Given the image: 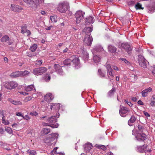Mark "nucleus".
<instances>
[{
  "instance_id": "obj_1",
  "label": "nucleus",
  "mask_w": 155,
  "mask_h": 155,
  "mask_svg": "<svg viewBox=\"0 0 155 155\" xmlns=\"http://www.w3.org/2000/svg\"><path fill=\"white\" fill-rule=\"evenodd\" d=\"M59 117V114L58 113L57 114L56 116H52L47 120V121L48 122L47 123H44V125H48L51 127L52 128H57L59 125L57 123L54 124L56 122V118H58Z\"/></svg>"
},
{
  "instance_id": "obj_2",
  "label": "nucleus",
  "mask_w": 155,
  "mask_h": 155,
  "mask_svg": "<svg viewBox=\"0 0 155 155\" xmlns=\"http://www.w3.org/2000/svg\"><path fill=\"white\" fill-rule=\"evenodd\" d=\"M58 135L57 133L51 134L49 135L48 137L44 140V142L47 143L49 146H51L55 142L56 139L58 137Z\"/></svg>"
},
{
  "instance_id": "obj_3",
  "label": "nucleus",
  "mask_w": 155,
  "mask_h": 155,
  "mask_svg": "<svg viewBox=\"0 0 155 155\" xmlns=\"http://www.w3.org/2000/svg\"><path fill=\"white\" fill-rule=\"evenodd\" d=\"M69 7L68 3L65 2H63L59 3L58 5L57 9V10L61 13H65Z\"/></svg>"
},
{
  "instance_id": "obj_4",
  "label": "nucleus",
  "mask_w": 155,
  "mask_h": 155,
  "mask_svg": "<svg viewBox=\"0 0 155 155\" xmlns=\"http://www.w3.org/2000/svg\"><path fill=\"white\" fill-rule=\"evenodd\" d=\"M47 70V68L44 67L35 68L33 69V74L36 75H41L46 72Z\"/></svg>"
},
{
  "instance_id": "obj_5",
  "label": "nucleus",
  "mask_w": 155,
  "mask_h": 155,
  "mask_svg": "<svg viewBox=\"0 0 155 155\" xmlns=\"http://www.w3.org/2000/svg\"><path fill=\"white\" fill-rule=\"evenodd\" d=\"M138 60L139 65L143 68L147 67V63L146 59L141 55L138 56Z\"/></svg>"
},
{
  "instance_id": "obj_6",
  "label": "nucleus",
  "mask_w": 155,
  "mask_h": 155,
  "mask_svg": "<svg viewBox=\"0 0 155 155\" xmlns=\"http://www.w3.org/2000/svg\"><path fill=\"white\" fill-rule=\"evenodd\" d=\"M84 13L82 11H77L75 14V16L76 18V22L77 23H79L81 20L84 18Z\"/></svg>"
},
{
  "instance_id": "obj_7",
  "label": "nucleus",
  "mask_w": 155,
  "mask_h": 155,
  "mask_svg": "<svg viewBox=\"0 0 155 155\" xmlns=\"http://www.w3.org/2000/svg\"><path fill=\"white\" fill-rule=\"evenodd\" d=\"M121 47L125 50L127 52L130 54L131 53L132 46L127 43H124L121 44Z\"/></svg>"
},
{
  "instance_id": "obj_8",
  "label": "nucleus",
  "mask_w": 155,
  "mask_h": 155,
  "mask_svg": "<svg viewBox=\"0 0 155 155\" xmlns=\"http://www.w3.org/2000/svg\"><path fill=\"white\" fill-rule=\"evenodd\" d=\"M5 87L8 89H11L17 87L18 84L15 82H6L4 84Z\"/></svg>"
},
{
  "instance_id": "obj_9",
  "label": "nucleus",
  "mask_w": 155,
  "mask_h": 155,
  "mask_svg": "<svg viewBox=\"0 0 155 155\" xmlns=\"http://www.w3.org/2000/svg\"><path fill=\"white\" fill-rule=\"evenodd\" d=\"M93 41L92 37H91L90 35L86 34L84 40V42L86 45L89 46L91 45Z\"/></svg>"
},
{
  "instance_id": "obj_10",
  "label": "nucleus",
  "mask_w": 155,
  "mask_h": 155,
  "mask_svg": "<svg viewBox=\"0 0 155 155\" xmlns=\"http://www.w3.org/2000/svg\"><path fill=\"white\" fill-rule=\"evenodd\" d=\"M29 6L31 7H36L37 6V4L38 0H23Z\"/></svg>"
},
{
  "instance_id": "obj_11",
  "label": "nucleus",
  "mask_w": 155,
  "mask_h": 155,
  "mask_svg": "<svg viewBox=\"0 0 155 155\" xmlns=\"http://www.w3.org/2000/svg\"><path fill=\"white\" fill-rule=\"evenodd\" d=\"M130 112L129 110L125 107H122L119 110V113L120 115L122 117H125L127 113Z\"/></svg>"
},
{
  "instance_id": "obj_12",
  "label": "nucleus",
  "mask_w": 155,
  "mask_h": 155,
  "mask_svg": "<svg viewBox=\"0 0 155 155\" xmlns=\"http://www.w3.org/2000/svg\"><path fill=\"white\" fill-rule=\"evenodd\" d=\"M137 139L139 141H144L146 139V135L145 134L138 133L136 137Z\"/></svg>"
},
{
  "instance_id": "obj_13",
  "label": "nucleus",
  "mask_w": 155,
  "mask_h": 155,
  "mask_svg": "<svg viewBox=\"0 0 155 155\" xmlns=\"http://www.w3.org/2000/svg\"><path fill=\"white\" fill-rule=\"evenodd\" d=\"M54 98V96L51 93H47L45 96L44 100L46 101L49 102Z\"/></svg>"
},
{
  "instance_id": "obj_14",
  "label": "nucleus",
  "mask_w": 155,
  "mask_h": 155,
  "mask_svg": "<svg viewBox=\"0 0 155 155\" xmlns=\"http://www.w3.org/2000/svg\"><path fill=\"white\" fill-rule=\"evenodd\" d=\"M11 8L12 11L14 12H19L22 9V8L20 6L13 4L11 5Z\"/></svg>"
},
{
  "instance_id": "obj_15",
  "label": "nucleus",
  "mask_w": 155,
  "mask_h": 155,
  "mask_svg": "<svg viewBox=\"0 0 155 155\" xmlns=\"http://www.w3.org/2000/svg\"><path fill=\"white\" fill-rule=\"evenodd\" d=\"M71 62L75 65L78 66L79 64V61L78 58L75 57L74 55H72L71 57Z\"/></svg>"
},
{
  "instance_id": "obj_16",
  "label": "nucleus",
  "mask_w": 155,
  "mask_h": 155,
  "mask_svg": "<svg viewBox=\"0 0 155 155\" xmlns=\"http://www.w3.org/2000/svg\"><path fill=\"white\" fill-rule=\"evenodd\" d=\"M152 89L151 87H149L147 89L143 90L142 92V95L143 97H145L147 96L148 93L151 91Z\"/></svg>"
},
{
  "instance_id": "obj_17",
  "label": "nucleus",
  "mask_w": 155,
  "mask_h": 155,
  "mask_svg": "<svg viewBox=\"0 0 155 155\" xmlns=\"http://www.w3.org/2000/svg\"><path fill=\"white\" fill-rule=\"evenodd\" d=\"M60 104H52L50 107V109L51 110H55L56 111H58L60 109Z\"/></svg>"
},
{
  "instance_id": "obj_18",
  "label": "nucleus",
  "mask_w": 155,
  "mask_h": 155,
  "mask_svg": "<svg viewBox=\"0 0 155 155\" xmlns=\"http://www.w3.org/2000/svg\"><path fill=\"white\" fill-rule=\"evenodd\" d=\"M108 51L112 53H115L117 51L116 48L111 45H109L108 47Z\"/></svg>"
},
{
  "instance_id": "obj_19",
  "label": "nucleus",
  "mask_w": 155,
  "mask_h": 155,
  "mask_svg": "<svg viewBox=\"0 0 155 155\" xmlns=\"http://www.w3.org/2000/svg\"><path fill=\"white\" fill-rule=\"evenodd\" d=\"M94 21V18L93 17L91 16H90L85 19V22L87 25H88V23H92Z\"/></svg>"
},
{
  "instance_id": "obj_20",
  "label": "nucleus",
  "mask_w": 155,
  "mask_h": 155,
  "mask_svg": "<svg viewBox=\"0 0 155 155\" xmlns=\"http://www.w3.org/2000/svg\"><path fill=\"white\" fill-rule=\"evenodd\" d=\"M71 59L67 58L64 61L63 64L65 66H69L71 65Z\"/></svg>"
},
{
  "instance_id": "obj_21",
  "label": "nucleus",
  "mask_w": 155,
  "mask_h": 155,
  "mask_svg": "<svg viewBox=\"0 0 155 155\" xmlns=\"http://www.w3.org/2000/svg\"><path fill=\"white\" fill-rule=\"evenodd\" d=\"M8 100L12 104L16 105H20L22 104V103L20 101L12 100L11 99H9Z\"/></svg>"
},
{
  "instance_id": "obj_22",
  "label": "nucleus",
  "mask_w": 155,
  "mask_h": 155,
  "mask_svg": "<svg viewBox=\"0 0 155 155\" xmlns=\"http://www.w3.org/2000/svg\"><path fill=\"white\" fill-rule=\"evenodd\" d=\"M30 72L27 71L25 70L24 71H20V76L25 77L29 75Z\"/></svg>"
},
{
  "instance_id": "obj_23",
  "label": "nucleus",
  "mask_w": 155,
  "mask_h": 155,
  "mask_svg": "<svg viewBox=\"0 0 155 155\" xmlns=\"http://www.w3.org/2000/svg\"><path fill=\"white\" fill-rule=\"evenodd\" d=\"M10 76L14 78L19 77L20 76V71L13 72L11 74Z\"/></svg>"
},
{
  "instance_id": "obj_24",
  "label": "nucleus",
  "mask_w": 155,
  "mask_h": 155,
  "mask_svg": "<svg viewBox=\"0 0 155 155\" xmlns=\"http://www.w3.org/2000/svg\"><path fill=\"white\" fill-rule=\"evenodd\" d=\"M92 29L91 27H87L84 29L83 30V31L87 33L86 34H87L90 33L92 31Z\"/></svg>"
},
{
  "instance_id": "obj_25",
  "label": "nucleus",
  "mask_w": 155,
  "mask_h": 155,
  "mask_svg": "<svg viewBox=\"0 0 155 155\" xmlns=\"http://www.w3.org/2000/svg\"><path fill=\"white\" fill-rule=\"evenodd\" d=\"M9 39V37L7 35H5L1 38V41L2 42H5L8 41Z\"/></svg>"
},
{
  "instance_id": "obj_26",
  "label": "nucleus",
  "mask_w": 155,
  "mask_h": 155,
  "mask_svg": "<svg viewBox=\"0 0 155 155\" xmlns=\"http://www.w3.org/2000/svg\"><path fill=\"white\" fill-rule=\"evenodd\" d=\"M135 8L136 10L140 9L143 10L144 9V8L142 7V5L138 2H137L135 5Z\"/></svg>"
},
{
  "instance_id": "obj_27",
  "label": "nucleus",
  "mask_w": 155,
  "mask_h": 155,
  "mask_svg": "<svg viewBox=\"0 0 155 155\" xmlns=\"http://www.w3.org/2000/svg\"><path fill=\"white\" fill-rule=\"evenodd\" d=\"M92 146L90 144H85L84 147V149L85 151H89L91 149Z\"/></svg>"
},
{
  "instance_id": "obj_28",
  "label": "nucleus",
  "mask_w": 155,
  "mask_h": 155,
  "mask_svg": "<svg viewBox=\"0 0 155 155\" xmlns=\"http://www.w3.org/2000/svg\"><path fill=\"white\" fill-rule=\"evenodd\" d=\"M101 58L99 55H95L94 56V60L96 63H97L100 61Z\"/></svg>"
},
{
  "instance_id": "obj_29",
  "label": "nucleus",
  "mask_w": 155,
  "mask_h": 155,
  "mask_svg": "<svg viewBox=\"0 0 155 155\" xmlns=\"http://www.w3.org/2000/svg\"><path fill=\"white\" fill-rule=\"evenodd\" d=\"M95 146L96 147L99 149H101L104 150H106L107 148L104 145L96 144Z\"/></svg>"
},
{
  "instance_id": "obj_30",
  "label": "nucleus",
  "mask_w": 155,
  "mask_h": 155,
  "mask_svg": "<svg viewBox=\"0 0 155 155\" xmlns=\"http://www.w3.org/2000/svg\"><path fill=\"white\" fill-rule=\"evenodd\" d=\"M50 129L49 128H44L42 130L43 134L44 135L50 133Z\"/></svg>"
},
{
  "instance_id": "obj_31",
  "label": "nucleus",
  "mask_w": 155,
  "mask_h": 155,
  "mask_svg": "<svg viewBox=\"0 0 155 155\" xmlns=\"http://www.w3.org/2000/svg\"><path fill=\"white\" fill-rule=\"evenodd\" d=\"M34 88L33 86L31 85L27 86L25 88V90L27 91H31Z\"/></svg>"
},
{
  "instance_id": "obj_32",
  "label": "nucleus",
  "mask_w": 155,
  "mask_h": 155,
  "mask_svg": "<svg viewBox=\"0 0 155 155\" xmlns=\"http://www.w3.org/2000/svg\"><path fill=\"white\" fill-rule=\"evenodd\" d=\"M136 120V118L134 116H132L130 117V119L128 121V124L129 125H131L129 124L130 123H133L135 122Z\"/></svg>"
},
{
  "instance_id": "obj_33",
  "label": "nucleus",
  "mask_w": 155,
  "mask_h": 155,
  "mask_svg": "<svg viewBox=\"0 0 155 155\" xmlns=\"http://www.w3.org/2000/svg\"><path fill=\"white\" fill-rule=\"evenodd\" d=\"M37 48V45L36 44H33L30 48V50L32 52H35Z\"/></svg>"
},
{
  "instance_id": "obj_34",
  "label": "nucleus",
  "mask_w": 155,
  "mask_h": 155,
  "mask_svg": "<svg viewBox=\"0 0 155 155\" xmlns=\"http://www.w3.org/2000/svg\"><path fill=\"white\" fill-rule=\"evenodd\" d=\"M115 91V88H112V89L110 90L108 93V95L109 96H111L113 95Z\"/></svg>"
},
{
  "instance_id": "obj_35",
  "label": "nucleus",
  "mask_w": 155,
  "mask_h": 155,
  "mask_svg": "<svg viewBox=\"0 0 155 155\" xmlns=\"http://www.w3.org/2000/svg\"><path fill=\"white\" fill-rule=\"evenodd\" d=\"M107 75L109 77V76L112 77H114V72L113 71L112 69L107 71Z\"/></svg>"
},
{
  "instance_id": "obj_36",
  "label": "nucleus",
  "mask_w": 155,
  "mask_h": 155,
  "mask_svg": "<svg viewBox=\"0 0 155 155\" xmlns=\"http://www.w3.org/2000/svg\"><path fill=\"white\" fill-rule=\"evenodd\" d=\"M138 133H142L144 130V127L141 125H138Z\"/></svg>"
},
{
  "instance_id": "obj_37",
  "label": "nucleus",
  "mask_w": 155,
  "mask_h": 155,
  "mask_svg": "<svg viewBox=\"0 0 155 155\" xmlns=\"http://www.w3.org/2000/svg\"><path fill=\"white\" fill-rule=\"evenodd\" d=\"M27 153L29 155H35L36 154V151L33 150H28L27 151Z\"/></svg>"
},
{
  "instance_id": "obj_38",
  "label": "nucleus",
  "mask_w": 155,
  "mask_h": 155,
  "mask_svg": "<svg viewBox=\"0 0 155 155\" xmlns=\"http://www.w3.org/2000/svg\"><path fill=\"white\" fill-rule=\"evenodd\" d=\"M62 67L59 64H55L54 65V67L55 69V72H56L58 70Z\"/></svg>"
},
{
  "instance_id": "obj_39",
  "label": "nucleus",
  "mask_w": 155,
  "mask_h": 155,
  "mask_svg": "<svg viewBox=\"0 0 155 155\" xmlns=\"http://www.w3.org/2000/svg\"><path fill=\"white\" fill-rule=\"evenodd\" d=\"M105 66L106 68L107 71L112 69L111 67V65L110 64H108L107 63L105 64Z\"/></svg>"
},
{
  "instance_id": "obj_40",
  "label": "nucleus",
  "mask_w": 155,
  "mask_h": 155,
  "mask_svg": "<svg viewBox=\"0 0 155 155\" xmlns=\"http://www.w3.org/2000/svg\"><path fill=\"white\" fill-rule=\"evenodd\" d=\"M50 18L52 22H56L57 21V17L56 16H51Z\"/></svg>"
},
{
  "instance_id": "obj_41",
  "label": "nucleus",
  "mask_w": 155,
  "mask_h": 155,
  "mask_svg": "<svg viewBox=\"0 0 155 155\" xmlns=\"http://www.w3.org/2000/svg\"><path fill=\"white\" fill-rule=\"evenodd\" d=\"M149 9V13H152L153 12L155 11V7H152L151 8L149 7L148 8Z\"/></svg>"
},
{
  "instance_id": "obj_42",
  "label": "nucleus",
  "mask_w": 155,
  "mask_h": 155,
  "mask_svg": "<svg viewBox=\"0 0 155 155\" xmlns=\"http://www.w3.org/2000/svg\"><path fill=\"white\" fill-rule=\"evenodd\" d=\"M127 3L128 5L132 6L134 5L135 3V2L134 1H133L130 0L128 1Z\"/></svg>"
},
{
  "instance_id": "obj_43",
  "label": "nucleus",
  "mask_w": 155,
  "mask_h": 155,
  "mask_svg": "<svg viewBox=\"0 0 155 155\" xmlns=\"http://www.w3.org/2000/svg\"><path fill=\"white\" fill-rule=\"evenodd\" d=\"M0 117L2 118V120L5 118L4 111L3 110H0Z\"/></svg>"
},
{
  "instance_id": "obj_44",
  "label": "nucleus",
  "mask_w": 155,
  "mask_h": 155,
  "mask_svg": "<svg viewBox=\"0 0 155 155\" xmlns=\"http://www.w3.org/2000/svg\"><path fill=\"white\" fill-rule=\"evenodd\" d=\"M32 98L30 96L26 97L24 99V101L25 102H27L31 100V99H32Z\"/></svg>"
},
{
  "instance_id": "obj_45",
  "label": "nucleus",
  "mask_w": 155,
  "mask_h": 155,
  "mask_svg": "<svg viewBox=\"0 0 155 155\" xmlns=\"http://www.w3.org/2000/svg\"><path fill=\"white\" fill-rule=\"evenodd\" d=\"M56 72L62 75L63 73V71L62 69V67L60 68Z\"/></svg>"
},
{
  "instance_id": "obj_46",
  "label": "nucleus",
  "mask_w": 155,
  "mask_h": 155,
  "mask_svg": "<svg viewBox=\"0 0 155 155\" xmlns=\"http://www.w3.org/2000/svg\"><path fill=\"white\" fill-rule=\"evenodd\" d=\"M137 150L140 153H143V152L142 148V146H139L137 147Z\"/></svg>"
},
{
  "instance_id": "obj_47",
  "label": "nucleus",
  "mask_w": 155,
  "mask_h": 155,
  "mask_svg": "<svg viewBox=\"0 0 155 155\" xmlns=\"http://www.w3.org/2000/svg\"><path fill=\"white\" fill-rule=\"evenodd\" d=\"M36 64L39 65V66H41L42 64V60H37L36 61Z\"/></svg>"
},
{
  "instance_id": "obj_48",
  "label": "nucleus",
  "mask_w": 155,
  "mask_h": 155,
  "mask_svg": "<svg viewBox=\"0 0 155 155\" xmlns=\"http://www.w3.org/2000/svg\"><path fill=\"white\" fill-rule=\"evenodd\" d=\"M2 123L6 125H8L9 124V122L8 121L5 120V118H3V119L2 120Z\"/></svg>"
},
{
  "instance_id": "obj_49",
  "label": "nucleus",
  "mask_w": 155,
  "mask_h": 155,
  "mask_svg": "<svg viewBox=\"0 0 155 155\" xmlns=\"http://www.w3.org/2000/svg\"><path fill=\"white\" fill-rule=\"evenodd\" d=\"M120 59L122 61H124L127 65H129L130 64V62L128 61H127L125 58H121Z\"/></svg>"
},
{
  "instance_id": "obj_50",
  "label": "nucleus",
  "mask_w": 155,
  "mask_h": 155,
  "mask_svg": "<svg viewBox=\"0 0 155 155\" xmlns=\"http://www.w3.org/2000/svg\"><path fill=\"white\" fill-rule=\"evenodd\" d=\"M98 72L100 74V75L101 77H105V74L102 72L101 71V69L98 70Z\"/></svg>"
},
{
  "instance_id": "obj_51",
  "label": "nucleus",
  "mask_w": 155,
  "mask_h": 155,
  "mask_svg": "<svg viewBox=\"0 0 155 155\" xmlns=\"http://www.w3.org/2000/svg\"><path fill=\"white\" fill-rule=\"evenodd\" d=\"M30 114L32 116H37L38 115V113L36 111H33L30 112Z\"/></svg>"
},
{
  "instance_id": "obj_52",
  "label": "nucleus",
  "mask_w": 155,
  "mask_h": 155,
  "mask_svg": "<svg viewBox=\"0 0 155 155\" xmlns=\"http://www.w3.org/2000/svg\"><path fill=\"white\" fill-rule=\"evenodd\" d=\"M124 101L125 102V103L127 104L130 107L132 106L133 105V104L131 103L130 102H128L126 100H124Z\"/></svg>"
},
{
  "instance_id": "obj_53",
  "label": "nucleus",
  "mask_w": 155,
  "mask_h": 155,
  "mask_svg": "<svg viewBox=\"0 0 155 155\" xmlns=\"http://www.w3.org/2000/svg\"><path fill=\"white\" fill-rule=\"evenodd\" d=\"M5 130L9 133H11L12 132V130L11 128L10 127H7L6 129Z\"/></svg>"
},
{
  "instance_id": "obj_54",
  "label": "nucleus",
  "mask_w": 155,
  "mask_h": 155,
  "mask_svg": "<svg viewBox=\"0 0 155 155\" xmlns=\"http://www.w3.org/2000/svg\"><path fill=\"white\" fill-rule=\"evenodd\" d=\"M16 114L17 116H21L23 118H25V117L23 116L22 114H21V113L19 112H16Z\"/></svg>"
},
{
  "instance_id": "obj_55",
  "label": "nucleus",
  "mask_w": 155,
  "mask_h": 155,
  "mask_svg": "<svg viewBox=\"0 0 155 155\" xmlns=\"http://www.w3.org/2000/svg\"><path fill=\"white\" fill-rule=\"evenodd\" d=\"M18 125V124L16 123H15L13 124L12 125V127L14 128V129L15 130H16V129L17 128V126Z\"/></svg>"
},
{
  "instance_id": "obj_56",
  "label": "nucleus",
  "mask_w": 155,
  "mask_h": 155,
  "mask_svg": "<svg viewBox=\"0 0 155 155\" xmlns=\"http://www.w3.org/2000/svg\"><path fill=\"white\" fill-rule=\"evenodd\" d=\"M56 152V148H54L52 151L51 152V155H54V153H55Z\"/></svg>"
},
{
  "instance_id": "obj_57",
  "label": "nucleus",
  "mask_w": 155,
  "mask_h": 155,
  "mask_svg": "<svg viewBox=\"0 0 155 155\" xmlns=\"http://www.w3.org/2000/svg\"><path fill=\"white\" fill-rule=\"evenodd\" d=\"M137 103L138 104L140 105H143V103L142 102V101L140 100L138 101Z\"/></svg>"
},
{
  "instance_id": "obj_58",
  "label": "nucleus",
  "mask_w": 155,
  "mask_h": 155,
  "mask_svg": "<svg viewBox=\"0 0 155 155\" xmlns=\"http://www.w3.org/2000/svg\"><path fill=\"white\" fill-rule=\"evenodd\" d=\"M152 72L153 74L155 76V65L153 67V69L152 71Z\"/></svg>"
},
{
  "instance_id": "obj_59",
  "label": "nucleus",
  "mask_w": 155,
  "mask_h": 155,
  "mask_svg": "<svg viewBox=\"0 0 155 155\" xmlns=\"http://www.w3.org/2000/svg\"><path fill=\"white\" fill-rule=\"evenodd\" d=\"M147 145H143L142 146V148L143 150V151H144L147 148Z\"/></svg>"
},
{
  "instance_id": "obj_60",
  "label": "nucleus",
  "mask_w": 155,
  "mask_h": 155,
  "mask_svg": "<svg viewBox=\"0 0 155 155\" xmlns=\"http://www.w3.org/2000/svg\"><path fill=\"white\" fill-rule=\"evenodd\" d=\"M150 104L152 107L155 106V101H151Z\"/></svg>"
},
{
  "instance_id": "obj_61",
  "label": "nucleus",
  "mask_w": 155,
  "mask_h": 155,
  "mask_svg": "<svg viewBox=\"0 0 155 155\" xmlns=\"http://www.w3.org/2000/svg\"><path fill=\"white\" fill-rule=\"evenodd\" d=\"M144 114L147 117H150V115L149 113L145 111L143 112Z\"/></svg>"
},
{
  "instance_id": "obj_62",
  "label": "nucleus",
  "mask_w": 155,
  "mask_h": 155,
  "mask_svg": "<svg viewBox=\"0 0 155 155\" xmlns=\"http://www.w3.org/2000/svg\"><path fill=\"white\" fill-rule=\"evenodd\" d=\"M25 118L24 119H25L27 120H28L30 119V117L28 115H26L25 116Z\"/></svg>"
},
{
  "instance_id": "obj_63",
  "label": "nucleus",
  "mask_w": 155,
  "mask_h": 155,
  "mask_svg": "<svg viewBox=\"0 0 155 155\" xmlns=\"http://www.w3.org/2000/svg\"><path fill=\"white\" fill-rule=\"evenodd\" d=\"M151 101H155V95H153L152 96Z\"/></svg>"
},
{
  "instance_id": "obj_64",
  "label": "nucleus",
  "mask_w": 155,
  "mask_h": 155,
  "mask_svg": "<svg viewBox=\"0 0 155 155\" xmlns=\"http://www.w3.org/2000/svg\"><path fill=\"white\" fill-rule=\"evenodd\" d=\"M64 153H57L56 154V155H64Z\"/></svg>"
}]
</instances>
